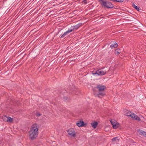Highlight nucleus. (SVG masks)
<instances>
[{
	"label": "nucleus",
	"instance_id": "obj_12",
	"mask_svg": "<svg viewBox=\"0 0 146 146\" xmlns=\"http://www.w3.org/2000/svg\"><path fill=\"white\" fill-rule=\"evenodd\" d=\"M118 46V44L115 42V43H114L113 44L111 45L110 47L111 48L113 49L117 47Z\"/></svg>",
	"mask_w": 146,
	"mask_h": 146
},
{
	"label": "nucleus",
	"instance_id": "obj_24",
	"mask_svg": "<svg viewBox=\"0 0 146 146\" xmlns=\"http://www.w3.org/2000/svg\"><path fill=\"white\" fill-rule=\"evenodd\" d=\"M48 35H47V37H48Z\"/></svg>",
	"mask_w": 146,
	"mask_h": 146
},
{
	"label": "nucleus",
	"instance_id": "obj_14",
	"mask_svg": "<svg viewBox=\"0 0 146 146\" xmlns=\"http://www.w3.org/2000/svg\"><path fill=\"white\" fill-rule=\"evenodd\" d=\"M121 53L120 50L119 49H117L115 50V54H119Z\"/></svg>",
	"mask_w": 146,
	"mask_h": 146
},
{
	"label": "nucleus",
	"instance_id": "obj_10",
	"mask_svg": "<svg viewBox=\"0 0 146 146\" xmlns=\"http://www.w3.org/2000/svg\"><path fill=\"white\" fill-rule=\"evenodd\" d=\"M91 124L93 128L95 129L98 125V123L97 121H94V122L91 123Z\"/></svg>",
	"mask_w": 146,
	"mask_h": 146
},
{
	"label": "nucleus",
	"instance_id": "obj_11",
	"mask_svg": "<svg viewBox=\"0 0 146 146\" xmlns=\"http://www.w3.org/2000/svg\"><path fill=\"white\" fill-rule=\"evenodd\" d=\"M110 122L112 125L113 128L114 129H116L117 127V125L116 124V123L113 121L112 120L110 121Z\"/></svg>",
	"mask_w": 146,
	"mask_h": 146
},
{
	"label": "nucleus",
	"instance_id": "obj_17",
	"mask_svg": "<svg viewBox=\"0 0 146 146\" xmlns=\"http://www.w3.org/2000/svg\"><path fill=\"white\" fill-rule=\"evenodd\" d=\"M136 115L135 114H134V113H132L131 114H130V117L133 118V119H134L135 117V116H136Z\"/></svg>",
	"mask_w": 146,
	"mask_h": 146
},
{
	"label": "nucleus",
	"instance_id": "obj_2",
	"mask_svg": "<svg viewBox=\"0 0 146 146\" xmlns=\"http://www.w3.org/2000/svg\"><path fill=\"white\" fill-rule=\"evenodd\" d=\"M38 130L37 124L35 123L32 125L29 132V137L31 140L36 139L37 137L38 134Z\"/></svg>",
	"mask_w": 146,
	"mask_h": 146
},
{
	"label": "nucleus",
	"instance_id": "obj_13",
	"mask_svg": "<svg viewBox=\"0 0 146 146\" xmlns=\"http://www.w3.org/2000/svg\"><path fill=\"white\" fill-rule=\"evenodd\" d=\"M133 8H135V9H136L137 11H139V9H139L140 7H139L138 6H137L136 5H135L133 3Z\"/></svg>",
	"mask_w": 146,
	"mask_h": 146
},
{
	"label": "nucleus",
	"instance_id": "obj_23",
	"mask_svg": "<svg viewBox=\"0 0 146 146\" xmlns=\"http://www.w3.org/2000/svg\"><path fill=\"white\" fill-rule=\"evenodd\" d=\"M82 2H84V3L85 4L87 3V0H83L82 1Z\"/></svg>",
	"mask_w": 146,
	"mask_h": 146
},
{
	"label": "nucleus",
	"instance_id": "obj_20",
	"mask_svg": "<svg viewBox=\"0 0 146 146\" xmlns=\"http://www.w3.org/2000/svg\"><path fill=\"white\" fill-rule=\"evenodd\" d=\"M124 0H116V2H123L124 1Z\"/></svg>",
	"mask_w": 146,
	"mask_h": 146
},
{
	"label": "nucleus",
	"instance_id": "obj_21",
	"mask_svg": "<svg viewBox=\"0 0 146 146\" xmlns=\"http://www.w3.org/2000/svg\"><path fill=\"white\" fill-rule=\"evenodd\" d=\"M132 113L131 112H127L126 114L127 115V116H129L130 117V114H131Z\"/></svg>",
	"mask_w": 146,
	"mask_h": 146
},
{
	"label": "nucleus",
	"instance_id": "obj_1",
	"mask_svg": "<svg viewBox=\"0 0 146 146\" xmlns=\"http://www.w3.org/2000/svg\"><path fill=\"white\" fill-rule=\"evenodd\" d=\"M106 87L104 85H102L100 84L98 85L95 88V89L97 90L98 91L96 92L94 90V94L96 97H98L101 98L106 95L105 90Z\"/></svg>",
	"mask_w": 146,
	"mask_h": 146
},
{
	"label": "nucleus",
	"instance_id": "obj_3",
	"mask_svg": "<svg viewBox=\"0 0 146 146\" xmlns=\"http://www.w3.org/2000/svg\"><path fill=\"white\" fill-rule=\"evenodd\" d=\"M98 0L101 5L104 8L111 9L113 7V5L112 4L111 2L110 1L104 0Z\"/></svg>",
	"mask_w": 146,
	"mask_h": 146
},
{
	"label": "nucleus",
	"instance_id": "obj_6",
	"mask_svg": "<svg viewBox=\"0 0 146 146\" xmlns=\"http://www.w3.org/2000/svg\"><path fill=\"white\" fill-rule=\"evenodd\" d=\"M76 125L79 127H85L87 124L85 123L83 121H78L76 123Z\"/></svg>",
	"mask_w": 146,
	"mask_h": 146
},
{
	"label": "nucleus",
	"instance_id": "obj_22",
	"mask_svg": "<svg viewBox=\"0 0 146 146\" xmlns=\"http://www.w3.org/2000/svg\"><path fill=\"white\" fill-rule=\"evenodd\" d=\"M92 74L94 75L97 74H98V70H97L95 72H93L92 73Z\"/></svg>",
	"mask_w": 146,
	"mask_h": 146
},
{
	"label": "nucleus",
	"instance_id": "obj_25",
	"mask_svg": "<svg viewBox=\"0 0 146 146\" xmlns=\"http://www.w3.org/2000/svg\"><path fill=\"white\" fill-rule=\"evenodd\" d=\"M61 38H63V37H60Z\"/></svg>",
	"mask_w": 146,
	"mask_h": 146
},
{
	"label": "nucleus",
	"instance_id": "obj_18",
	"mask_svg": "<svg viewBox=\"0 0 146 146\" xmlns=\"http://www.w3.org/2000/svg\"><path fill=\"white\" fill-rule=\"evenodd\" d=\"M2 119L5 121H7V117L5 115L2 117Z\"/></svg>",
	"mask_w": 146,
	"mask_h": 146
},
{
	"label": "nucleus",
	"instance_id": "obj_16",
	"mask_svg": "<svg viewBox=\"0 0 146 146\" xmlns=\"http://www.w3.org/2000/svg\"><path fill=\"white\" fill-rule=\"evenodd\" d=\"M135 120H136L138 121H140L141 120V119L137 115L135 116V117L134 119Z\"/></svg>",
	"mask_w": 146,
	"mask_h": 146
},
{
	"label": "nucleus",
	"instance_id": "obj_9",
	"mask_svg": "<svg viewBox=\"0 0 146 146\" xmlns=\"http://www.w3.org/2000/svg\"><path fill=\"white\" fill-rule=\"evenodd\" d=\"M71 32H72V30L70 29V28L68 30L65 32L61 36H65L68 35Z\"/></svg>",
	"mask_w": 146,
	"mask_h": 146
},
{
	"label": "nucleus",
	"instance_id": "obj_8",
	"mask_svg": "<svg viewBox=\"0 0 146 146\" xmlns=\"http://www.w3.org/2000/svg\"><path fill=\"white\" fill-rule=\"evenodd\" d=\"M137 132L140 135L143 136H145L146 137V132L143 131L140 129H138Z\"/></svg>",
	"mask_w": 146,
	"mask_h": 146
},
{
	"label": "nucleus",
	"instance_id": "obj_7",
	"mask_svg": "<svg viewBox=\"0 0 146 146\" xmlns=\"http://www.w3.org/2000/svg\"><path fill=\"white\" fill-rule=\"evenodd\" d=\"M98 75L100 76L103 75L106 73V72L105 70L103 71L101 69L98 70Z\"/></svg>",
	"mask_w": 146,
	"mask_h": 146
},
{
	"label": "nucleus",
	"instance_id": "obj_4",
	"mask_svg": "<svg viewBox=\"0 0 146 146\" xmlns=\"http://www.w3.org/2000/svg\"><path fill=\"white\" fill-rule=\"evenodd\" d=\"M67 132L68 133V134L71 137H75L76 134L74 129L70 128L67 130Z\"/></svg>",
	"mask_w": 146,
	"mask_h": 146
},
{
	"label": "nucleus",
	"instance_id": "obj_5",
	"mask_svg": "<svg viewBox=\"0 0 146 146\" xmlns=\"http://www.w3.org/2000/svg\"><path fill=\"white\" fill-rule=\"evenodd\" d=\"M82 25V23H79L76 25L73 26L71 27L70 28L72 30V31H76L77 30L79 27Z\"/></svg>",
	"mask_w": 146,
	"mask_h": 146
},
{
	"label": "nucleus",
	"instance_id": "obj_19",
	"mask_svg": "<svg viewBox=\"0 0 146 146\" xmlns=\"http://www.w3.org/2000/svg\"><path fill=\"white\" fill-rule=\"evenodd\" d=\"M117 138H118V137H116L114 138H113L112 139V141H116L117 140L119 141V139H118Z\"/></svg>",
	"mask_w": 146,
	"mask_h": 146
},
{
	"label": "nucleus",
	"instance_id": "obj_15",
	"mask_svg": "<svg viewBox=\"0 0 146 146\" xmlns=\"http://www.w3.org/2000/svg\"><path fill=\"white\" fill-rule=\"evenodd\" d=\"M13 120V119L10 117H7V122H12Z\"/></svg>",
	"mask_w": 146,
	"mask_h": 146
}]
</instances>
